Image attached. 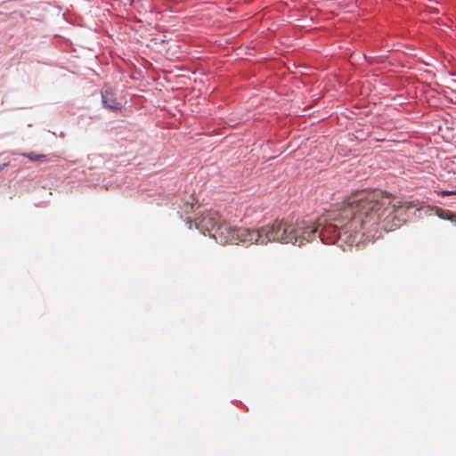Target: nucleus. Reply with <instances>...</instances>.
I'll use <instances>...</instances> for the list:
<instances>
[{"mask_svg":"<svg viewBox=\"0 0 456 456\" xmlns=\"http://www.w3.org/2000/svg\"><path fill=\"white\" fill-rule=\"evenodd\" d=\"M411 201L396 200L391 195L379 190L352 193L343 204L332 210L318 224L304 220L289 222L276 220L271 224L255 229L259 239L254 243L266 245L269 242L291 243L302 246L318 237L324 243L352 245L370 240L380 229L392 231L401 226L399 217L403 211L414 208Z\"/></svg>","mask_w":456,"mask_h":456,"instance_id":"obj_1","label":"nucleus"},{"mask_svg":"<svg viewBox=\"0 0 456 456\" xmlns=\"http://www.w3.org/2000/svg\"><path fill=\"white\" fill-rule=\"evenodd\" d=\"M259 234L255 232V229L246 227H236L230 223L223 220L215 229V232L211 233L216 241L220 243H254V240L259 239Z\"/></svg>","mask_w":456,"mask_h":456,"instance_id":"obj_2","label":"nucleus"},{"mask_svg":"<svg viewBox=\"0 0 456 456\" xmlns=\"http://www.w3.org/2000/svg\"><path fill=\"white\" fill-rule=\"evenodd\" d=\"M221 221L222 217L217 212L207 210L196 218L195 224L198 229L203 232H208L211 236V233L215 232V229H216Z\"/></svg>","mask_w":456,"mask_h":456,"instance_id":"obj_3","label":"nucleus"},{"mask_svg":"<svg viewBox=\"0 0 456 456\" xmlns=\"http://www.w3.org/2000/svg\"><path fill=\"white\" fill-rule=\"evenodd\" d=\"M103 105L110 110H118L121 109L122 104L117 102L111 89H105L102 94Z\"/></svg>","mask_w":456,"mask_h":456,"instance_id":"obj_4","label":"nucleus"},{"mask_svg":"<svg viewBox=\"0 0 456 456\" xmlns=\"http://www.w3.org/2000/svg\"><path fill=\"white\" fill-rule=\"evenodd\" d=\"M436 215L441 219L448 220L456 224V213H453L450 210L438 208L436 210Z\"/></svg>","mask_w":456,"mask_h":456,"instance_id":"obj_5","label":"nucleus"},{"mask_svg":"<svg viewBox=\"0 0 456 456\" xmlns=\"http://www.w3.org/2000/svg\"><path fill=\"white\" fill-rule=\"evenodd\" d=\"M23 156L31 161H45L46 156L44 154H38L34 151L23 154Z\"/></svg>","mask_w":456,"mask_h":456,"instance_id":"obj_6","label":"nucleus"},{"mask_svg":"<svg viewBox=\"0 0 456 456\" xmlns=\"http://www.w3.org/2000/svg\"><path fill=\"white\" fill-rule=\"evenodd\" d=\"M439 195L449 196V195H456V190L455 191H441L438 192Z\"/></svg>","mask_w":456,"mask_h":456,"instance_id":"obj_7","label":"nucleus"},{"mask_svg":"<svg viewBox=\"0 0 456 456\" xmlns=\"http://www.w3.org/2000/svg\"><path fill=\"white\" fill-rule=\"evenodd\" d=\"M6 166H7V164H6V163H4V164H3V165H1V164H0V171H1L4 167H6Z\"/></svg>","mask_w":456,"mask_h":456,"instance_id":"obj_8","label":"nucleus"}]
</instances>
